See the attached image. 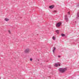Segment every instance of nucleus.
Instances as JSON below:
<instances>
[{
    "label": "nucleus",
    "mask_w": 79,
    "mask_h": 79,
    "mask_svg": "<svg viewBox=\"0 0 79 79\" xmlns=\"http://www.w3.org/2000/svg\"><path fill=\"white\" fill-rule=\"evenodd\" d=\"M59 71H60L61 73H64L65 71H66L67 70L66 68H60L59 69Z\"/></svg>",
    "instance_id": "1"
},
{
    "label": "nucleus",
    "mask_w": 79,
    "mask_h": 79,
    "mask_svg": "<svg viewBox=\"0 0 79 79\" xmlns=\"http://www.w3.org/2000/svg\"><path fill=\"white\" fill-rule=\"evenodd\" d=\"M31 51V49L29 48H27L25 49L24 51V52L25 53H28Z\"/></svg>",
    "instance_id": "2"
},
{
    "label": "nucleus",
    "mask_w": 79,
    "mask_h": 79,
    "mask_svg": "<svg viewBox=\"0 0 79 79\" xmlns=\"http://www.w3.org/2000/svg\"><path fill=\"white\" fill-rule=\"evenodd\" d=\"M61 22H60L57 23L56 25V27H60V26H61Z\"/></svg>",
    "instance_id": "3"
},
{
    "label": "nucleus",
    "mask_w": 79,
    "mask_h": 79,
    "mask_svg": "<svg viewBox=\"0 0 79 79\" xmlns=\"http://www.w3.org/2000/svg\"><path fill=\"white\" fill-rule=\"evenodd\" d=\"M54 6H55L54 5H52L51 6H49V8H50V9H53L54 8Z\"/></svg>",
    "instance_id": "4"
},
{
    "label": "nucleus",
    "mask_w": 79,
    "mask_h": 79,
    "mask_svg": "<svg viewBox=\"0 0 79 79\" xmlns=\"http://www.w3.org/2000/svg\"><path fill=\"white\" fill-rule=\"evenodd\" d=\"M54 66H55V67H58V66H60V64H57V63H56L55 64H54Z\"/></svg>",
    "instance_id": "5"
},
{
    "label": "nucleus",
    "mask_w": 79,
    "mask_h": 79,
    "mask_svg": "<svg viewBox=\"0 0 79 79\" xmlns=\"http://www.w3.org/2000/svg\"><path fill=\"white\" fill-rule=\"evenodd\" d=\"M65 20H66V21H68V17H67V15H65Z\"/></svg>",
    "instance_id": "6"
},
{
    "label": "nucleus",
    "mask_w": 79,
    "mask_h": 79,
    "mask_svg": "<svg viewBox=\"0 0 79 79\" xmlns=\"http://www.w3.org/2000/svg\"><path fill=\"white\" fill-rule=\"evenodd\" d=\"M4 20L5 21H9V20H10V19L7 18H5L4 19Z\"/></svg>",
    "instance_id": "7"
},
{
    "label": "nucleus",
    "mask_w": 79,
    "mask_h": 79,
    "mask_svg": "<svg viewBox=\"0 0 79 79\" xmlns=\"http://www.w3.org/2000/svg\"><path fill=\"white\" fill-rule=\"evenodd\" d=\"M56 49V48H55V47L53 48V53H54Z\"/></svg>",
    "instance_id": "8"
},
{
    "label": "nucleus",
    "mask_w": 79,
    "mask_h": 79,
    "mask_svg": "<svg viewBox=\"0 0 79 79\" xmlns=\"http://www.w3.org/2000/svg\"><path fill=\"white\" fill-rule=\"evenodd\" d=\"M56 32L57 33V34H58L59 33V30H57L56 31Z\"/></svg>",
    "instance_id": "9"
},
{
    "label": "nucleus",
    "mask_w": 79,
    "mask_h": 79,
    "mask_svg": "<svg viewBox=\"0 0 79 79\" xmlns=\"http://www.w3.org/2000/svg\"><path fill=\"white\" fill-rule=\"evenodd\" d=\"M65 35L64 34H61V36H62V37H64V36Z\"/></svg>",
    "instance_id": "10"
},
{
    "label": "nucleus",
    "mask_w": 79,
    "mask_h": 79,
    "mask_svg": "<svg viewBox=\"0 0 79 79\" xmlns=\"http://www.w3.org/2000/svg\"><path fill=\"white\" fill-rule=\"evenodd\" d=\"M52 39H53V40H55V36H53L52 37Z\"/></svg>",
    "instance_id": "11"
},
{
    "label": "nucleus",
    "mask_w": 79,
    "mask_h": 79,
    "mask_svg": "<svg viewBox=\"0 0 79 79\" xmlns=\"http://www.w3.org/2000/svg\"><path fill=\"white\" fill-rule=\"evenodd\" d=\"M8 32L9 34H11V31H10V30H8Z\"/></svg>",
    "instance_id": "12"
},
{
    "label": "nucleus",
    "mask_w": 79,
    "mask_h": 79,
    "mask_svg": "<svg viewBox=\"0 0 79 79\" xmlns=\"http://www.w3.org/2000/svg\"><path fill=\"white\" fill-rule=\"evenodd\" d=\"M30 61H32V59L31 58L30 59Z\"/></svg>",
    "instance_id": "13"
},
{
    "label": "nucleus",
    "mask_w": 79,
    "mask_h": 79,
    "mask_svg": "<svg viewBox=\"0 0 79 79\" xmlns=\"http://www.w3.org/2000/svg\"><path fill=\"white\" fill-rule=\"evenodd\" d=\"M53 12H56V10H54Z\"/></svg>",
    "instance_id": "14"
},
{
    "label": "nucleus",
    "mask_w": 79,
    "mask_h": 79,
    "mask_svg": "<svg viewBox=\"0 0 79 79\" xmlns=\"http://www.w3.org/2000/svg\"><path fill=\"white\" fill-rule=\"evenodd\" d=\"M68 14L69 15V14H70L69 12H68Z\"/></svg>",
    "instance_id": "15"
},
{
    "label": "nucleus",
    "mask_w": 79,
    "mask_h": 79,
    "mask_svg": "<svg viewBox=\"0 0 79 79\" xmlns=\"http://www.w3.org/2000/svg\"><path fill=\"white\" fill-rule=\"evenodd\" d=\"M58 56L59 58H60V56Z\"/></svg>",
    "instance_id": "16"
}]
</instances>
